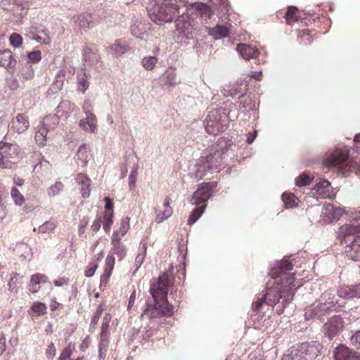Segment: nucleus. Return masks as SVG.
I'll list each match as a JSON object with an SVG mask.
<instances>
[{
  "label": "nucleus",
  "mask_w": 360,
  "mask_h": 360,
  "mask_svg": "<svg viewBox=\"0 0 360 360\" xmlns=\"http://www.w3.org/2000/svg\"><path fill=\"white\" fill-rule=\"evenodd\" d=\"M292 268L293 265L288 259H283L269 271V276L274 281L268 282L263 298L269 306L276 304L282 299V307L276 309L278 315L283 313L284 309L293 300L295 290L303 285L302 281L296 280L295 274L290 272Z\"/></svg>",
  "instance_id": "nucleus-1"
},
{
  "label": "nucleus",
  "mask_w": 360,
  "mask_h": 360,
  "mask_svg": "<svg viewBox=\"0 0 360 360\" xmlns=\"http://www.w3.org/2000/svg\"><path fill=\"white\" fill-rule=\"evenodd\" d=\"M186 3V0H158L151 10L150 18L159 24L171 22L179 13V8Z\"/></svg>",
  "instance_id": "nucleus-2"
},
{
  "label": "nucleus",
  "mask_w": 360,
  "mask_h": 360,
  "mask_svg": "<svg viewBox=\"0 0 360 360\" xmlns=\"http://www.w3.org/2000/svg\"><path fill=\"white\" fill-rule=\"evenodd\" d=\"M348 158V149L338 148L323 160V165L328 169H337V170L343 175H345L352 169L354 170L356 169L359 175H360V164L353 162L349 165V162H347Z\"/></svg>",
  "instance_id": "nucleus-3"
},
{
  "label": "nucleus",
  "mask_w": 360,
  "mask_h": 360,
  "mask_svg": "<svg viewBox=\"0 0 360 360\" xmlns=\"http://www.w3.org/2000/svg\"><path fill=\"white\" fill-rule=\"evenodd\" d=\"M22 149L17 143L0 141V168L12 169L21 158Z\"/></svg>",
  "instance_id": "nucleus-4"
},
{
  "label": "nucleus",
  "mask_w": 360,
  "mask_h": 360,
  "mask_svg": "<svg viewBox=\"0 0 360 360\" xmlns=\"http://www.w3.org/2000/svg\"><path fill=\"white\" fill-rule=\"evenodd\" d=\"M174 278L167 272L162 274L157 280L150 284V293L154 300H167L169 288L173 285Z\"/></svg>",
  "instance_id": "nucleus-5"
},
{
  "label": "nucleus",
  "mask_w": 360,
  "mask_h": 360,
  "mask_svg": "<svg viewBox=\"0 0 360 360\" xmlns=\"http://www.w3.org/2000/svg\"><path fill=\"white\" fill-rule=\"evenodd\" d=\"M205 131L212 135H218L223 132L229 124V119L225 113H221L219 110H211L205 121Z\"/></svg>",
  "instance_id": "nucleus-6"
},
{
  "label": "nucleus",
  "mask_w": 360,
  "mask_h": 360,
  "mask_svg": "<svg viewBox=\"0 0 360 360\" xmlns=\"http://www.w3.org/2000/svg\"><path fill=\"white\" fill-rule=\"evenodd\" d=\"M154 304H148L141 314V318L146 316L150 319H157L161 316H171L174 313V307L168 300H154Z\"/></svg>",
  "instance_id": "nucleus-7"
},
{
  "label": "nucleus",
  "mask_w": 360,
  "mask_h": 360,
  "mask_svg": "<svg viewBox=\"0 0 360 360\" xmlns=\"http://www.w3.org/2000/svg\"><path fill=\"white\" fill-rule=\"evenodd\" d=\"M316 348L308 343H302L293 347L290 354L283 356L282 360H314L317 356Z\"/></svg>",
  "instance_id": "nucleus-8"
},
{
  "label": "nucleus",
  "mask_w": 360,
  "mask_h": 360,
  "mask_svg": "<svg viewBox=\"0 0 360 360\" xmlns=\"http://www.w3.org/2000/svg\"><path fill=\"white\" fill-rule=\"evenodd\" d=\"M216 187L215 181L202 183L199 185L197 191L194 192L190 200L191 203L194 205L205 204L212 196Z\"/></svg>",
  "instance_id": "nucleus-9"
},
{
  "label": "nucleus",
  "mask_w": 360,
  "mask_h": 360,
  "mask_svg": "<svg viewBox=\"0 0 360 360\" xmlns=\"http://www.w3.org/2000/svg\"><path fill=\"white\" fill-rule=\"evenodd\" d=\"M222 162L221 153L216 151L205 157H202L199 162L198 172L203 174L207 170H217Z\"/></svg>",
  "instance_id": "nucleus-10"
},
{
  "label": "nucleus",
  "mask_w": 360,
  "mask_h": 360,
  "mask_svg": "<svg viewBox=\"0 0 360 360\" xmlns=\"http://www.w3.org/2000/svg\"><path fill=\"white\" fill-rule=\"evenodd\" d=\"M344 328V321L339 316L330 317L323 325V332L330 340L340 334Z\"/></svg>",
  "instance_id": "nucleus-11"
},
{
  "label": "nucleus",
  "mask_w": 360,
  "mask_h": 360,
  "mask_svg": "<svg viewBox=\"0 0 360 360\" xmlns=\"http://www.w3.org/2000/svg\"><path fill=\"white\" fill-rule=\"evenodd\" d=\"M187 17L181 15L176 20V29L179 34L186 39L193 37V32L197 29L193 21L186 19Z\"/></svg>",
  "instance_id": "nucleus-12"
},
{
  "label": "nucleus",
  "mask_w": 360,
  "mask_h": 360,
  "mask_svg": "<svg viewBox=\"0 0 360 360\" xmlns=\"http://www.w3.org/2000/svg\"><path fill=\"white\" fill-rule=\"evenodd\" d=\"M112 320V316L110 314L107 313L105 314L101 328L100 333V342H99V350L105 349L108 346L109 337H110V323Z\"/></svg>",
  "instance_id": "nucleus-13"
},
{
  "label": "nucleus",
  "mask_w": 360,
  "mask_h": 360,
  "mask_svg": "<svg viewBox=\"0 0 360 360\" xmlns=\"http://www.w3.org/2000/svg\"><path fill=\"white\" fill-rule=\"evenodd\" d=\"M335 360H360V353L353 352L348 347L340 345L334 350Z\"/></svg>",
  "instance_id": "nucleus-14"
},
{
  "label": "nucleus",
  "mask_w": 360,
  "mask_h": 360,
  "mask_svg": "<svg viewBox=\"0 0 360 360\" xmlns=\"http://www.w3.org/2000/svg\"><path fill=\"white\" fill-rule=\"evenodd\" d=\"M115 264V257L112 255H110V253H108L107 255L105 260V264L103 267V273L101 276L100 278V285L101 286L104 285L105 286L109 279L112 274V271L114 269Z\"/></svg>",
  "instance_id": "nucleus-15"
},
{
  "label": "nucleus",
  "mask_w": 360,
  "mask_h": 360,
  "mask_svg": "<svg viewBox=\"0 0 360 360\" xmlns=\"http://www.w3.org/2000/svg\"><path fill=\"white\" fill-rule=\"evenodd\" d=\"M346 256L354 261L360 260V236H356L345 247Z\"/></svg>",
  "instance_id": "nucleus-16"
},
{
  "label": "nucleus",
  "mask_w": 360,
  "mask_h": 360,
  "mask_svg": "<svg viewBox=\"0 0 360 360\" xmlns=\"http://www.w3.org/2000/svg\"><path fill=\"white\" fill-rule=\"evenodd\" d=\"M338 295L343 299L360 298V283L339 288Z\"/></svg>",
  "instance_id": "nucleus-17"
},
{
  "label": "nucleus",
  "mask_w": 360,
  "mask_h": 360,
  "mask_svg": "<svg viewBox=\"0 0 360 360\" xmlns=\"http://www.w3.org/2000/svg\"><path fill=\"white\" fill-rule=\"evenodd\" d=\"M121 238H118L117 233L111 236L112 248L109 253L117 255L120 260L122 259L127 255V248L121 242Z\"/></svg>",
  "instance_id": "nucleus-18"
},
{
  "label": "nucleus",
  "mask_w": 360,
  "mask_h": 360,
  "mask_svg": "<svg viewBox=\"0 0 360 360\" xmlns=\"http://www.w3.org/2000/svg\"><path fill=\"white\" fill-rule=\"evenodd\" d=\"M330 183L326 179H321L316 183L312 189L313 195L317 198H330L329 188Z\"/></svg>",
  "instance_id": "nucleus-19"
},
{
  "label": "nucleus",
  "mask_w": 360,
  "mask_h": 360,
  "mask_svg": "<svg viewBox=\"0 0 360 360\" xmlns=\"http://www.w3.org/2000/svg\"><path fill=\"white\" fill-rule=\"evenodd\" d=\"M29 127L28 117L22 113L18 114L12 121V128L18 134L24 133Z\"/></svg>",
  "instance_id": "nucleus-20"
},
{
  "label": "nucleus",
  "mask_w": 360,
  "mask_h": 360,
  "mask_svg": "<svg viewBox=\"0 0 360 360\" xmlns=\"http://www.w3.org/2000/svg\"><path fill=\"white\" fill-rule=\"evenodd\" d=\"M236 50L244 59L248 60L257 58L259 53L257 48L247 44H238Z\"/></svg>",
  "instance_id": "nucleus-21"
},
{
  "label": "nucleus",
  "mask_w": 360,
  "mask_h": 360,
  "mask_svg": "<svg viewBox=\"0 0 360 360\" xmlns=\"http://www.w3.org/2000/svg\"><path fill=\"white\" fill-rule=\"evenodd\" d=\"M75 25L78 29L86 31L94 25L93 16L88 13H81L75 20Z\"/></svg>",
  "instance_id": "nucleus-22"
},
{
  "label": "nucleus",
  "mask_w": 360,
  "mask_h": 360,
  "mask_svg": "<svg viewBox=\"0 0 360 360\" xmlns=\"http://www.w3.org/2000/svg\"><path fill=\"white\" fill-rule=\"evenodd\" d=\"M344 214V210L340 207H335L332 204H326L323 210V214L328 218V221H337Z\"/></svg>",
  "instance_id": "nucleus-23"
},
{
  "label": "nucleus",
  "mask_w": 360,
  "mask_h": 360,
  "mask_svg": "<svg viewBox=\"0 0 360 360\" xmlns=\"http://www.w3.org/2000/svg\"><path fill=\"white\" fill-rule=\"evenodd\" d=\"M162 84L167 87L174 86L181 83V80L178 79L174 70H167L160 78Z\"/></svg>",
  "instance_id": "nucleus-24"
},
{
  "label": "nucleus",
  "mask_w": 360,
  "mask_h": 360,
  "mask_svg": "<svg viewBox=\"0 0 360 360\" xmlns=\"http://www.w3.org/2000/svg\"><path fill=\"white\" fill-rule=\"evenodd\" d=\"M48 281V277L42 274H35L30 278V281L28 285L29 291L35 294L40 290V284L45 283Z\"/></svg>",
  "instance_id": "nucleus-25"
},
{
  "label": "nucleus",
  "mask_w": 360,
  "mask_h": 360,
  "mask_svg": "<svg viewBox=\"0 0 360 360\" xmlns=\"http://www.w3.org/2000/svg\"><path fill=\"white\" fill-rule=\"evenodd\" d=\"M91 156L92 155L90 153V150H89L86 144H83L77 150L76 155V162L79 166L84 167L87 165Z\"/></svg>",
  "instance_id": "nucleus-26"
},
{
  "label": "nucleus",
  "mask_w": 360,
  "mask_h": 360,
  "mask_svg": "<svg viewBox=\"0 0 360 360\" xmlns=\"http://www.w3.org/2000/svg\"><path fill=\"white\" fill-rule=\"evenodd\" d=\"M79 127L86 132L94 133L97 127L96 116L94 114H88L86 118L79 121Z\"/></svg>",
  "instance_id": "nucleus-27"
},
{
  "label": "nucleus",
  "mask_w": 360,
  "mask_h": 360,
  "mask_svg": "<svg viewBox=\"0 0 360 360\" xmlns=\"http://www.w3.org/2000/svg\"><path fill=\"white\" fill-rule=\"evenodd\" d=\"M338 236L345 239L347 236L360 234L359 224H344L339 228Z\"/></svg>",
  "instance_id": "nucleus-28"
},
{
  "label": "nucleus",
  "mask_w": 360,
  "mask_h": 360,
  "mask_svg": "<svg viewBox=\"0 0 360 360\" xmlns=\"http://www.w3.org/2000/svg\"><path fill=\"white\" fill-rule=\"evenodd\" d=\"M230 27H231V25L229 27L217 25L209 30V34L215 39L226 37L229 36Z\"/></svg>",
  "instance_id": "nucleus-29"
},
{
  "label": "nucleus",
  "mask_w": 360,
  "mask_h": 360,
  "mask_svg": "<svg viewBox=\"0 0 360 360\" xmlns=\"http://www.w3.org/2000/svg\"><path fill=\"white\" fill-rule=\"evenodd\" d=\"M16 64L13 53L9 50L0 51V65L4 68H13Z\"/></svg>",
  "instance_id": "nucleus-30"
},
{
  "label": "nucleus",
  "mask_w": 360,
  "mask_h": 360,
  "mask_svg": "<svg viewBox=\"0 0 360 360\" xmlns=\"http://www.w3.org/2000/svg\"><path fill=\"white\" fill-rule=\"evenodd\" d=\"M285 208H292L299 206L301 202L300 199L292 193L285 192L281 196Z\"/></svg>",
  "instance_id": "nucleus-31"
},
{
  "label": "nucleus",
  "mask_w": 360,
  "mask_h": 360,
  "mask_svg": "<svg viewBox=\"0 0 360 360\" xmlns=\"http://www.w3.org/2000/svg\"><path fill=\"white\" fill-rule=\"evenodd\" d=\"M47 307L46 304L36 301L34 302L29 309V314L31 316H40L46 314Z\"/></svg>",
  "instance_id": "nucleus-32"
},
{
  "label": "nucleus",
  "mask_w": 360,
  "mask_h": 360,
  "mask_svg": "<svg viewBox=\"0 0 360 360\" xmlns=\"http://www.w3.org/2000/svg\"><path fill=\"white\" fill-rule=\"evenodd\" d=\"M288 25H292L297 22L300 17V12L295 6H289L284 15Z\"/></svg>",
  "instance_id": "nucleus-33"
},
{
  "label": "nucleus",
  "mask_w": 360,
  "mask_h": 360,
  "mask_svg": "<svg viewBox=\"0 0 360 360\" xmlns=\"http://www.w3.org/2000/svg\"><path fill=\"white\" fill-rule=\"evenodd\" d=\"M103 252H101L96 259H92V261L89 262L84 271V276L86 277L90 278L94 275L96 269L98 267V262L103 258Z\"/></svg>",
  "instance_id": "nucleus-34"
},
{
  "label": "nucleus",
  "mask_w": 360,
  "mask_h": 360,
  "mask_svg": "<svg viewBox=\"0 0 360 360\" xmlns=\"http://www.w3.org/2000/svg\"><path fill=\"white\" fill-rule=\"evenodd\" d=\"M129 221L130 218L129 217L122 218L120 221V226L119 229L114 231L112 234L117 233V238L122 239V237L127 234L130 228Z\"/></svg>",
  "instance_id": "nucleus-35"
},
{
  "label": "nucleus",
  "mask_w": 360,
  "mask_h": 360,
  "mask_svg": "<svg viewBox=\"0 0 360 360\" xmlns=\"http://www.w3.org/2000/svg\"><path fill=\"white\" fill-rule=\"evenodd\" d=\"M103 229L105 233H108L113 224L114 212L113 211H105L103 217Z\"/></svg>",
  "instance_id": "nucleus-36"
},
{
  "label": "nucleus",
  "mask_w": 360,
  "mask_h": 360,
  "mask_svg": "<svg viewBox=\"0 0 360 360\" xmlns=\"http://www.w3.org/2000/svg\"><path fill=\"white\" fill-rule=\"evenodd\" d=\"M60 118L56 115H49L46 116L43 120V127L49 130L54 129L59 124Z\"/></svg>",
  "instance_id": "nucleus-37"
},
{
  "label": "nucleus",
  "mask_w": 360,
  "mask_h": 360,
  "mask_svg": "<svg viewBox=\"0 0 360 360\" xmlns=\"http://www.w3.org/2000/svg\"><path fill=\"white\" fill-rule=\"evenodd\" d=\"M173 214L172 207H166L163 210H157L155 221L160 224L169 218Z\"/></svg>",
  "instance_id": "nucleus-38"
},
{
  "label": "nucleus",
  "mask_w": 360,
  "mask_h": 360,
  "mask_svg": "<svg viewBox=\"0 0 360 360\" xmlns=\"http://www.w3.org/2000/svg\"><path fill=\"white\" fill-rule=\"evenodd\" d=\"M49 129L41 127L35 133V141L39 146H44L46 143V136L48 134Z\"/></svg>",
  "instance_id": "nucleus-39"
},
{
  "label": "nucleus",
  "mask_w": 360,
  "mask_h": 360,
  "mask_svg": "<svg viewBox=\"0 0 360 360\" xmlns=\"http://www.w3.org/2000/svg\"><path fill=\"white\" fill-rule=\"evenodd\" d=\"M205 207V204L203 205L202 206L196 207L189 215L188 219V224L190 226L193 224L202 216Z\"/></svg>",
  "instance_id": "nucleus-40"
},
{
  "label": "nucleus",
  "mask_w": 360,
  "mask_h": 360,
  "mask_svg": "<svg viewBox=\"0 0 360 360\" xmlns=\"http://www.w3.org/2000/svg\"><path fill=\"white\" fill-rule=\"evenodd\" d=\"M195 9L198 12V14L205 20L210 19L212 16V11L209 6L204 4H197L195 6Z\"/></svg>",
  "instance_id": "nucleus-41"
},
{
  "label": "nucleus",
  "mask_w": 360,
  "mask_h": 360,
  "mask_svg": "<svg viewBox=\"0 0 360 360\" xmlns=\"http://www.w3.org/2000/svg\"><path fill=\"white\" fill-rule=\"evenodd\" d=\"M115 57L121 56L127 51V47L116 41L112 46L107 48Z\"/></svg>",
  "instance_id": "nucleus-42"
},
{
  "label": "nucleus",
  "mask_w": 360,
  "mask_h": 360,
  "mask_svg": "<svg viewBox=\"0 0 360 360\" xmlns=\"http://www.w3.org/2000/svg\"><path fill=\"white\" fill-rule=\"evenodd\" d=\"M313 179V176H310L308 174L303 172L295 179V184L299 187L306 186L312 182Z\"/></svg>",
  "instance_id": "nucleus-43"
},
{
  "label": "nucleus",
  "mask_w": 360,
  "mask_h": 360,
  "mask_svg": "<svg viewBox=\"0 0 360 360\" xmlns=\"http://www.w3.org/2000/svg\"><path fill=\"white\" fill-rule=\"evenodd\" d=\"M37 172H41V174L51 172V165L50 162L44 158L37 164L34 169Z\"/></svg>",
  "instance_id": "nucleus-44"
},
{
  "label": "nucleus",
  "mask_w": 360,
  "mask_h": 360,
  "mask_svg": "<svg viewBox=\"0 0 360 360\" xmlns=\"http://www.w3.org/2000/svg\"><path fill=\"white\" fill-rule=\"evenodd\" d=\"M57 226V221L55 220H49L44 222L38 227V231L41 233H46L53 231Z\"/></svg>",
  "instance_id": "nucleus-45"
},
{
  "label": "nucleus",
  "mask_w": 360,
  "mask_h": 360,
  "mask_svg": "<svg viewBox=\"0 0 360 360\" xmlns=\"http://www.w3.org/2000/svg\"><path fill=\"white\" fill-rule=\"evenodd\" d=\"M158 63V58L155 56L144 57L141 60L142 66L147 70H152Z\"/></svg>",
  "instance_id": "nucleus-46"
},
{
  "label": "nucleus",
  "mask_w": 360,
  "mask_h": 360,
  "mask_svg": "<svg viewBox=\"0 0 360 360\" xmlns=\"http://www.w3.org/2000/svg\"><path fill=\"white\" fill-rule=\"evenodd\" d=\"M103 307L102 304L98 305V307L96 309V311L94 312L91 317L90 327L92 329H96V326L98 323V321L103 314Z\"/></svg>",
  "instance_id": "nucleus-47"
},
{
  "label": "nucleus",
  "mask_w": 360,
  "mask_h": 360,
  "mask_svg": "<svg viewBox=\"0 0 360 360\" xmlns=\"http://www.w3.org/2000/svg\"><path fill=\"white\" fill-rule=\"evenodd\" d=\"M64 188V185L60 181H56L54 184L51 185L47 190L48 195L51 197L59 194Z\"/></svg>",
  "instance_id": "nucleus-48"
},
{
  "label": "nucleus",
  "mask_w": 360,
  "mask_h": 360,
  "mask_svg": "<svg viewBox=\"0 0 360 360\" xmlns=\"http://www.w3.org/2000/svg\"><path fill=\"white\" fill-rule=\"evenodd\" d=\"M11 195L14 200L15 205H22L25 202L23 195L15 187H13L11 191Z\"/></svg>",
  "instance_id": "nucleus-49"
},
{
  "label": "nucleus",
  "mask_w": 360,
  "mask_h": 360,
  "mask_svg": "<svg viewBox=\"0 0 360 360\" xmlns=\"http://www.w3.org/2000/svg\"><path fill=\"white\" fill-rule=\"evenodd\" d=\"M19 274L16 272H12L11 274V278L8 283V290L11 292H17V288L20 282L18 281Z\"/></svg>",
  "instance_id": "nucleus-50"
},
{
  "label": "nucleus",
  "mask_w": 360,
  "mask_h": 360,
  "mask_svg": "<svg viewBox=\"0 0 360 360\" xmlns=\"http://www.w3.org/2000/svg\"><path fill=\"white\" fill-rule=\"evenodd\" d=\"M329 309V307L326 303H319L313 309V314L315 316L320 317L323 316Z\"/></svg>",
  "instance_id": "nucleus-51"
},
{
  "label": "nucleus",
  "mask_w": 360,
  "mask_h": 360,
  "mask_svg": "<svg viewBox=\"0 0 360 360\" xmlns=\"http://www.w3.org/2000/svg\"><path fill=\"white\" fill-rule=\"evenodd\" d=\"M75 346L72 342L68 345L61 352L58 360H67L72 354Z\"/></svg>",
  "instance_id": "nucleus-52"
},
{
  "label": "nucleus",
  "mask_w": 360,
  "mask_h": 360,
  "mask_svg": "<svg viewBox=\"0 0 360 360\" xmlns=\"http://www.w3.org/2000/svg\"><path fill=\"white\" fill-rule=\"evenodd\" d=\"M21 75L26 80L32 79L34 76V70L30 65H26L21 69Z\"/></svg>",
  "instance_id": "nucleus-53"
},
{
  "label": "nucleus",
  "mask_w": 360,
  "mask_h": 360,
  "mask_svg": "<svg viewBox=\"0 0 360 360\" xmlns=\"http://www.w3.org/2000/svg\"><path fill=\"white\" fill-rule=\"evenodd\" d=\"M83 52V55L86 60L98 61V58L97 54L94 53L90 47L85 46L84 48Z\"/></svg>",
  "instance_id": "nucleus-54"
},
{
  "label": "nucleus",
  "mask_w": 360,
  "mask_h": 360,
  "mask_svg": "<svg viewBox=\"0 0 360 360\" xmlns=\"http://www.w3.org/2000/svg\"><path fill=\"white\" fill-rule=\"evenodd\" d=\"M11 44L15 47L18 48L22 44V37L18 33H13L9 37Z\"/></svg>",
  "instance_id": "nucleus-55"
},
{
  "label": "nucleus",
  "mask_w": 360,
  "mask_h": 360,
  "mask_svg": "<svg viewBox=\"0 0 360 360\" xmlns=\"http://www.w3.org/2000/svg\"><path fill=\"white\" fill-rule=\"evenodd\" d=\"M36 33L38 34L39 33H44L45 35V37L42 39L41 41L43 44L46 45H50L51 42V37L49 34V30L45 28L44 27L41 26L39 27H37Z\"/></svg>",
  "instance_id": "nucleus-56"
},
{
  "label": "nucleus",
  "mask_w": 360,
  "mask_h": 360,
  "mask_svg": "<svg viewBox=\"0 0 360 360\" xmlns=\"http://www.w3.org/2000/svg\"><path fill=\"white\" fill-rule=\"evenodd\" d=\"M27 58L29 62L37 63L41 59V53L39 50L31 51L28 53Z\"/></svg>",
  "instance_id": "nucleus-57"
},
{
  "label": "nucleus",
  "mask_w": 360,
  "mask_h": 360,
  "mask_svg": "<svg viewBox=\"0 0 360 360\" xmlns=\"http://www.w3.org/2000/svg\"><path fill=\"white\" fill-rule=\"evenodd\" d=\"M81 185V194L84 198H89L91 193V181H86V183L79 184Z\"/></svg>",
  "instance_id": "nucleus-58"
},
{
  "label": "nucleus",
  "mask_w": 360,
  "mask_h": 360,
  "mask_svg": "<svg viewBox=\"0 0 360 360\" xmlns=\"http://www.w3.org/2000/svg\"><path fill=\"white\" fill-rule=\"evenodd\" d=\"M36 31H37V27H31L27 33V36L32 39H34L38 42H41L42 40V38L36 33Z\"/></svg>",
  "instance_id": "nucleus-59"
},
{
  "label": "nucleus",
  "mask_w": 360,
  "mask_h": 360,
  "mask_svg": "<svg viewBox=\"0 0 360 360\" xmlns=\"http://www.w3.org/2000/svg\"><path fill=\"white\" fill-rule=\"evenodd\" d=\"M78 84L79 87L82 88V91L84 92L89 87V82L86 79V74L84 73L82 77H78Z\"/></svg>",
  "instance_id": "nucleus-60"
},
{
  "label": "nucleus",
  "mask_w": 360,
  "mask_h": 360,
  "mask_svg": "<svg viewBox=\"0 0 360 360\" xmlns=\"http://www.w3.org/2000/svg\"><path fill=\"white\" fill-rule=\"evenodd\" d=\"M266 302V299L263 298V295L259 298L257 301L253 302L252 304V309L255 311H258L260 310V308L263 303Z\"/></svg>",
  "instance_id": "nucleus-61"
},
{
  "label": "nucleus",
  "mask_w": 360,
  "mask_h": 360,
  "mask_svg": "<svg viewBox=\"0 0 360 360\" xmlns=\"http://www.w3.org/2000/svg\"><path fill=\"white\" fill-rule=\"evenodd\" d=\"M102 223V217L101 216H97L96 219L94 221L92 225H91V229L94 232H97L99 231L101 226Z\"/></svg>",
  "instance_id": "nucleus-62"
},
{
  "label": "nucleus",
  "mask_w": 360,
  "mask_h": 360,
  "mask_svg": "<svg viewBox=\"0 0 360 360\" xmlns=\"http://www.w3.org/2000/svg\"><path fill=\"white\" fill-rule=\"evenodd\" d=\"M70 279L66 277H61L53 281V283L57 287L68 285Z\"/></svg>",
  "instance_id": "nucleus-63"
},
{
  "label": "nucleus",
  "mask_w": 360,
  "mask_h": 360,
  "mask_svg": "<svg viewBox=\"0 0 360 360\" xmlns=\"http://www.w3.org/2000/svg\"><path fill=\"white\" fill-rule=\"evenodd\" d=\"M351 342L354 346L360 348V331L356 332L352 335Z\"/></svg>",
  "instance_id": "nucleus-64"
}]
</instances>
